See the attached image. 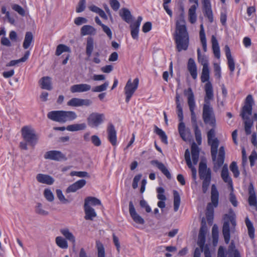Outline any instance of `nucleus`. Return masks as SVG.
Returning a JSON list of instances; mask_svg holds the SVG:
<instances>
[{
	"instance_id": "nucleus-55",
	"label": "nucleus",
	"mask_w": 257,
	"mask_h": 257,
	"mask_svg": "<svg viewBox=\"0 0 257 257\" xmlns=\"http://www.w3.org/2000/svg\"><path fill=\"white\" fill-rule=\"evenodd\" d=\"M212 235L213 243L215 242L217 243L218 238V227L216 224H214L212 227Z\"/></svg>"
},
{
	"instance_id": "nucleus-35",
	"label": "nucleus",
	"mask_w": 257,
	"mask_h": 257,
	"mask_svg": "<svg viewBox=\"0 0 257 257\" xmlns=\"http://www.w3.org/2000/svg\"><path fill=\"white\" fill-rule=\"evenodd\" d=\"M61 234L69 241L72 242L74 245L75 243V237L69 230L67 228L62 229L60 230Z\"/></svg>"
},
{
	"instance_id": "nucleus-57",
	"label": "nucleus",
	"mask_w": 257,
	"mask_h": 257,
	"mask_svg": "<svg viewBox=\"0 0 257 257\" xmlns=\"http://www.w3.org/2000/svg\"><path fill=\"white\" fill-rule=\"evenodd\" d=\"M109 3L111 9L115 12L118 11L120 7V3L117 0H109Z\"/></svg>"
},
{
	"instance_id": "nucleus-39",
	"label": "nucleus",
	"mask_w": 257,
	"mask_h": 257,
	"mask_svg": "<svg viewBox=\"0 0 257 257\" xmlns=\"http://www.w3.org/2000/svg\"><path fill=\"white\" fill-rule=\"evenodd\" d=\"M33 40V36L31 32H28L26 33L23 46L24 49H28L31 45Z\"/></svg>"
},
{
	"instance_id": "nucleus-18",
	"label": "nucleus",
	"mask_w": 257,
	"mask_h": 257,
	"mask_svg": "<svg viewBox=\"0 0 257 257\" xmlns=\"http://www.w3.org/2000/svg\"><path fill=\"white\" fill-rule=\"evenodd\" d=\"M221 177L223 181L227 183L231 190H233L232 181L231 177L229 176L228 167L226 164L224 165L222 169L221 172Z\"/></svg>"
},
{
	"instance_id": "nucleus-62",
	"label": "nucleus",
	"mask_w": 257,
	"mask_h": 257,
	"mask_svg": "<svg viewBox=\"0 0 257 257\" xmlns=\"http://www.w3.org/2000/svg\"><path fill=\"white\" fill-rule=\"evenodd\" d=\"M86 0H81L79 1L76 8V11L77 13H81L85 9Z\"/></svg>"
},
{
	"instance_id": "nucleus-29",
	"label": "nucleus",
	"mask_w": 257,
	"mask_h": 257,
	"mask_svg": "<svg viewBox=\"0 0 257 257\" xmlns=\"http://www.w3.org/2000/svg\"><path fill=\"white\" fill-rule=\"evenodd\" d=\"M191 155L193 164L196 165L199 160V151L195 143H193L191 146Z\"/></svg>"
},
{
	"instance_id": "nucleus-64",
	"label": "nucleus",
	"mask_w": 257,
	"mask_h": 257,
	"mask_svg": "<svg viewBox=\"0 0 257 257\" xmlns=\"http://www.w3.org/2000/svg\"><path fill=\"white\" fill-rule=\"evenodd\" d=\"M91 142L93 145L96 147H98L101 145V142L99 138L96 135H93L91 138Z\"/></svg>"
},
{
	"instance_id": "nucleus-26",
	"label": "nucleus",
	"mask_w": 257,
	"mask_h": 257,
	"mask_svg": "<svg viewBox=\"0 0 257 257\" xmlns=\"http://www.w3.org/2000/svg\"><path fill=\"white\" fill-rule=\"evenodd\" d=\"M249 197L248 203L249 205L257 207V201L255 191L252 184H250L248 188Z\"/></svg>"
},
{
	"instance_id": "nucleus-7",
	"label": "nucleus",
	"mask_w": 257,
	"mask_h": 257,
	"mask_svg": "<svg viewBox=\"0 0 257 257\" xmlns=\"http://www.w3.org/2000/svg\"><path fill=\"white\" fill-rule=\"evenodd\" d=\"M139 79L136 78L133 81L131 79H129L127 81L124 88V92L125 95V101L128 102L135 91L137 90L139 86Z\"/></svg>"
},
{
	"instance_id": "nucleus-6",
	"label": "nucleus",
	"mask_w": 257,
	"mask_h": 257,
	"mask_svg": "<svg viewBox=\"0 0 257 257\" xmlns=\"http://www.w3.org/2000/svg\"><path fill=\"white\" fill-rule=\"evenodd\" d=\"M219 193L215 185L211 186V202L209 203L207 206V219L212 218L214 207L217 206L218 204Z\"/></svg>"
},
{
	"instance_id": "nucleus-20",
	"label": "nucleus",
	"mask_w": 257,
	"mask_h": 257,
	"mask_svg": "<svg viewBox=\"0 0 257 257\" xmlns=\"http://www.w3.org/2000/svg\"><path fill=\"white\" fill-rule=\"evenodd\" d=\"M184 94L188 96L187 101L190 111L194 110L196 107V104L194 94L191 88H189L188 90H185Z\"/></svg>"
},
{
	"instance_id": "nucleus-53",
	"label": "nucleus",
	"mask_w": 257,
	"mask_h": 257,
	"mask_svg": "<svg viewBox=\"0 0 257 257\" xmlns=\"http://www.w3.org/2000/svg\"><path fill=\"white\" fill-rule=\"evenodd\" d=\"M230 169L231 171L233 173L234 177L237 178L239 176V172L238 171V167L235 162H233L231 163L230 165Z\"/></svg>"
},
{
	"instance_id": "nucleus-42",
	"label": "nucleus",
	"mask_w": 257,
	"mask_h": 257,
	"mask_svg": "<svg viewBox=\"0 0 257 257\" xmlns=\"http://www.w3.org/2000/svg\"><path fill=\"white\" fill-rule=\"evenodd\" d=\"M86 127L85 123H82L80 124H73L68 125L66 129L69 131L74 132L80 130H84Z\"/></svg>"
},
{
	"instance_id": "nucleus-12",
	"label": "nucleus",
	"mask_w": 257,
	"mask_h": 257,
	"mask_svg": "<svg viewBox=\"0 0 257 257\" xmlns=\"http://www.w3.org/2000/svg\"><path fill=\"white\" fill-rule=\"evenodd\" d=\"M143 20L142 17L139 16L136 22L132 23L130 24V29H131V34L132 37L134 40H138L139 38V32L140 30V26L141 25V22Z\"/></svg>"
},
{
	"instance_id": "nucleus-19",
	"label": "nucleus",
	"mask_w": 257,
	"mask_h": 257,
	"mask_svg": "<svg viewBox=\"0 0 257 257\" xmlns=\"http://www.w3.org/2000/svg\"><path fill=\"white\" fill-rule=\"evenodd\" d=\"M86 183L84 179L79 180L70 185L66 190V193L75 192L84 187Z\"/></svg>"
},
{
	"instance_id": "nucleus-59",
	"label": "nucleus",
	"mask_w": 257,
	"mask_h": 257,
	"mask_svg": "<svg viewBox=\"0 0 257 257\" xmlns=\"http://www.w3.org/2000/svg\"><path fill=\"white\" fill-rule=\"evenodd\" d=\"M80 99L78 98H73L68 101L67 105L73 107L80 106Z\"/></svg>"
},
{
	"instance_id": "nucleus-10",
	"label": "nucleus",
	"mask_w": 257,
	"mask_h": 257,
	"mask_svg": "<svg viewBox=\"0 0 257 257\" xmlns=\"http://www.w3.org/2000/svg\"><path fill=\"white\" fill-rule=\"evenodd\" d=\"M199 174L200 178L201 180L211 179V170L207 168L206 163L203 161H201L199 163Z\"/></svg>"
},
{
	"instance_id": "nucleus-48",
	"label": "nucleus",
	"mask_w": 257,
	"mask_h": 257,
	"mask_svg": "<svg viewBox=\"0 0 257 257\" xmlns=\"http://www.w3.org/2000/svg\"><path fill=\"white\" fill-rule=\"evenodd\" d=\"M70 51L71 50L69 47L64 44H59L57 47L55 54L57 56H59L63 52H70Z\"/></svg>"
},
{
	"instance_id": "nucleus-51",
	"label": "nucleus",
	"mask_w": 257,
	"mask_h": 257,
	"mask_svg": "<svg viewBox=\"0 0 257 257\" xmlns=\"http://www.w3.org/2000/svg\"><path fill=\"white\" fill-rule=\"evenodd\" d=\"M248 118L249 117L244 119V130L246 135H249L251 134V128L253 125V121L248 119Z\"/></svg>"
},
{
	"instance_id": "nucleus-22",
	"label": "nucleus",
	"mask_w": 257,
	"mask_h": 257,
	"mask_svg": "<svg viewBox=\"0 0 257 257\" xmlns=\"http://www.w3.org/2000/svg\"><path fill=\"white\" fill-rule=\"evenodd\" d=\"M187 69L192 77L196 79L197 77V65L193 59L190 58L188 60Z\"/></svg>"
},
{
	"instance_id": "nucleus-61",
	"label": "nucleus",
	"mask_w": 257,
	"mask_h": 257,
	"mask_svg": "<svg viewBox=\"0 0 257 257\" xmlns=\"http://www.w3.org/2000/svg\"><path fill=\"white\" fill-rule=\"evenodd\" d=\"M181 138L185 142L189 141L191 138V133L189 130L187 129L183 132V134H179Z\"/></svg>"
},
{
	"instance_id": "nucleus-14",
	"label": "nucleus",
	"mask_w": 257,
	"mask_h": 257,
	"mask_svg": "<svg viewBox=\"0 0 257 257\" xmlns=\"http://www.w3.org/2000/svg\"><path fill=\"white\" fill-rule=\"evenodd\" d=\"M204 90L205 96L204 97V104L210 105V100H212L214 97L213 87L210 81L207 82L205 85Z\"/></svg>"
},
{
	"instance_id": "nucleus-34",
	"label": "nucleus",
	"mask_w": 257,
	"mask_h": 257,
	"mask_svg": "<svg viewBox=\"0 0 257 257\" xmlns=\"http://www.w3.org/2000/svg\"><path fill=\"white\" fill-rule=\"evenodd\" d=\"M197 59L198 62L203 66V68L209 67L208 60L207 56L204 55H202L199 49L197 50Z\"/></svg>"
},
{
	"instance_id": "nucleus-54",
	"label": "nucleus",
	"mask_w": 257,
	"mask_h": 257,
	"mask_svg": "<svg viewBox=\"0 0 257 257\" xmlns=\"http://www.w3.org/2000/svg\"><path fill=\"white\" fill-rule=\"evenodd\" d=\"M44 195L46 200L49 202H52L54 199V196L52 192L49 189L44 190Z\"/></svg>"
},
{
	"instance_id": "nucleus-2",
	"label": "nucleus",
	"mask_w": 257,
	"mask_h": 257,
	"mask_svg": "<svg viewBox=\"0 0 257 257\" xmlns=\"http://www.w3.org/2000/svg\"><path fill=\"white\" fill-rule=\"evenodd\" d=\"M208 144L211 146V153L212 160L214 162V170H217L223 165L225 158L224 148L222 146L219 149L218 156L216 159L217 149L219 146V141L217 138L208 141Z\"/></svg>"
},
{
	"instance_id": "nucleus-8",
	"label": "nucleus",
	"mask_w": 257,
	"mask_h": 257,
	"mask_svg": "<svg viewBox=\"0 0 257 257\" xmlns=\"http://www.w3.org/2000/svg\"><path fill=\"white\" fill-rule=\"evenodd\" d=\"M105 119L103 113L93 112L87 118V123L91 127H97Z\"/></svg>"
},
{
	"instance_id": "nucleus-58",
	"label": "nucleus",
	"mask_w": 257,
	"mask_h": 257,
	"mask_svg": "<svg viewBox=\"0 0 257 257\" xmlns=\"http://www.w3.org/2000/svg\"><path fill=\"white\" fill-rule=\"evenodd\" d=\"M71 176H76L79 177H89L88 173L85 171H72L70 173Z\"/></svg>"
},
{
	"instance_id": "nucleus-9",
	"label": "nucleus",
	"mask_w": 257,
	"mask_h": 257,
	"mask_svg": "<svg viewBox=\"0 0 257 257\" xmlns=\"http://www.w3.org/2000/svg\"><path fill=\"white\" fill-rule=\"evenodd\" d=\"M253 100L251 95H248L245 99V105L242 108L241 116L243 119L249 117L252 112V106Z\"/></svg>"
},
{
	"instance_id": "nucleus-37",
	"label": "nucleus",
	"mask_w": 257,
	"mask_h": 257,
	"mask_svg": "<svg viewBox=\"0 0 257 257\" xmlns=\"http://www.w3.org/2000/svg\"><path fill=\"white\" fill-rule=\"evenodd\" d=\"M29 55L30 52L29 51H27V52H26L24 56L22 58L18 60H12L9 63H8L6 65V66L7 67L13 66L20 62H24L28 59Z\"/></svg>"
},
{
	"instance_id": "nucleus-5",
	"label": "nucleus",
	"mask_w": 257,
	"mask_h": 257,
	"mask_svg": "<svg viewBox=\"0 0 257 257\" xmlns=\"http://www.w3.org/2000/svg\"><path fill=\"white\" fill-rule=\"evenodd\" d=\"M202 118L205 124L210 125L212 127H215L216 119L215 114L213 107L210 105H203Z\"/></svg>"
},
{
	"instance_id": "nucleus-44",
	"label": "nucleus",
	"mask_w": 257,
	"mask_h": 257,
	"mask_svg": "<svg viewBox=\"0 0 257 257\" xmlns=\"http://www.w3.org/2000/svg\"><path fill=\"white\" fill-rule=\"evenodd\" d=\"M174 210L175 212L177 211L179 209L180 204V196L179 193L177 191H174Z\"/></svg>"
},
{
	"instance_id": "nucleus-32",
	"label": "nucleus",
	"mask_w": 257,
	"mask_h": 257,
	"mask_svg": "<svg viewBox=\"0 0 257 257\" xmlns=\"http://www.w3.org/2000/svg\"><path fill=\"white\" fill-rule=\"evenodd\" d=\"M222 232L226 243H228L230 240V229L228 221H225L223 223Z\"/></svg>"
},
{
	"instance_id": "nucleus-52",
	"label": "nucleus",
	"mask_w": 257,
	"mask_h": 257,
	"mask_svg": "<svg viewBox=\"0 0 257 257\" xmlns=\"http://www.w3.org/2000/svg\"><path fill=\"white\" fill-rule=\"evenodd\" d=\"M56 193L57 198L61 202H62L63 204L69 203V201L68 200V199L65 198L61 190L57 189L56 191Z\"/></svg>"
},
{
	"instance_id": "nucleus-43",
	"label": "nucleus",
	"mask_w": 257,
	"mask_h": 257,
	"mask_svg": "<svg viewBox=\"0 0 257 257\" xmlns=\"http://www.w3.org/2000/svg\"><path fill=\"white\" fill-rule=\"evenodd\" d=\"M35 211L36 213L42 216H47L49 214L48 211L44 209L42 204L40 202L36 203Z\"/></svg>"
},
{
	"instance_id": "nucleus-1",
	"label": "nucleus",
	"mask_w": 257,
	"mask_h": 257,
	"mask_svg": "<svg viewBox=\"0 0 257 257\" xmlns=\"http://www.w3.org/2000/svg\"><path fill=\"white\" fill-rule=\"evenodd\" d=\"M175 40L178 51L186 50L189 45V35L183 16H180L176 21Z\"/></svg>"
},
{
	"instance_id": "nucleus-24",
	"label": "nucleus",
	"mask_w": 257,
	"mask_h": 257,
	"mask_svg": "<svg viewBox=\"0 0 257 257\" xmlns=\"http://www.w3.org/2000/svg\"><path fill=\"white\" fill-rule=\"evenodd\" d=\"M84 210L85 214L84 218L86 220H93L96 217V212L91 206L84 205Z\"/></svg>"
},
{
	"instance_id": "nucleus-63",
	"label": "nucleus",
	"mask_w": 257,
	"mask_h": 257,
	"mask_svg": "<svg viewBox=\"0 0 257 257\" xmlns=\"http://www.w3.org/2000/svg\"><path fill=\"white\" fill-rule=\"evenodd\" d=\"M202 180V191L204 193H205L207 191L208 187L210 185L211 179H205Z\"/></svg>"
},
{
	"instance_id": "nucleus-47",
	"label": "nucleus",
	"mask_w": 257,
	"mask_h": 257,
	"mask_svg": "<svg viewBox=\"0 0 257 257\" xmlns=\"http://www.w3.org/2000/svg\"><path fill=\"white\" fill-rule=\"evenodd\" d=\"M56 243L60 248L66 249L68 247V243L65 239L61 236H57L56 238Z\"/></svg>"
},
{
	"instance_id": "nucleus-25",
	"label": "nucleus",
	"mask_w": 257,
	"mask_h": 257,
	"mask_svg": "<svg viewBox=\"0 0 257 257\" xmlns=\"http://www.w3.org/2000/svg\"><path fill=\"white\" fill-rule=\"evenodd\" d=\"M205 15L210 22L213 21V14L211 8L210 0H202Z\"/></svg>"
},
{
	"instance_id": "nucleus-31",
	"label": "nucleus",
	"mask_w": 257,
	"mask_h": 257,
	"mask_svg": "<svg viewBox=\"0 0 257 257\" xmlns=\"http://www.w3.org/2000/svg\"><path fill=\"white\" fill-rule=\"evenodd\" d=\"M41 87L42 89L51 90L52 89L51 79L49 77H44L40 80Z\"/></svg>"
},
{
	"instance_id": "nucleus-33",
	"label": "nucleus",
	"mask_w": 257,
	"mask_h": 257,
	"mask_svg": "<svg viewBox=\"0 0 257 257\" xmlns=\"http://www.w3.org/2000/svg\"><path fill=\"white\" fill-rule=\"evenodd\" d=\"M94 39L91 37L87 38L86 46V54L88 56H91L92 53L94 49Z\"/></svg>"
},
{
	"instance_id": "nucleus-28",
	"label": "nucleus",
	"mask_w": 257,
	"mask_h": 257,
	"mask_svg": "<svg viewBox=\"0 0 257 257\" xmlns=\"http://www.w3.org/2000/svg\"><path fill=\"white\" fill-rule=\"evenodd\" d=\"M119 16L127 23H130L133 19L131 12L126 8H122L120 11Z\"/></svg>"
},
{
	"instance_id": "nucleus-30",
	"label": "nucleus",
	"mask_w": 257,
	"mask_h": 257,
	"mask_svg": "<svg viewBox=\"0 0 257 257\" xmlns=\"http://www.w3.org/2000/svg\"><path fill=\"white\" fill-rule=\"evenodd\" d=\"M80 33L82 36L95 35L96 29L90 25H84L81 28Z\"/></svg>"
},
{
	"instance_id": "nucleus-46",
	"label": "nucleus",
	"mask_w": 257,
	"mask_h": 257,
	"mask_svg": "<svg viewBox=\"0 0 257 257\" xmlns=\"http://www.w3.org/2000/svg\"><path fill=\"white\" fill-rule=\"evenodd\" d=\"M205 242V236H198V241L197 244L200 246V248H196L195 249L193 257L195 256V252L197 250H199V256L200 257L201 253L203 251V247L204 246Z\"/></svg>"
},
{
	"instance_id": "nucleus-50",
	"label": "nucleus",
	"mask_w": 257,
	"mask_h": 257,
	"mask_svg": "<svg viewBox=\"0 0 257 257\" xmlns=\"http://www.w3.org/2000/svg\"><path fill=\"white\" fill-rule=\"evenodd\" d=\"M209 79V67H205L202 68L201 80L202 82H205L206 81L208 82Z\"/></svg>"
},
{
	"instance_id": "nucleus-49",
	"label": "nucleus",
	"mask_w": 257,
	"mask_h": 257,
	"mask_svg": "<svg viewBox=\"0 0 257 257\" xmlns=\"http://www.w3.org/2000/svg\"><path fill=\"white\" fill-rule=\"evenodd\" d=\"M109 85V82L105 81L104 83L100 85L96 86L93 87L91 90L93 92H100L105 91Z\"/></svg>"
},
{
	"instance_id": "nucleus-38",
	"label": "nucleus",
	"mask_w": 257,
	"mask_h": 257,
	"mask_svg": "<svg viewBox=\"0 0 257 257\" xmlns=\"http://www.w3.org/2000/svg\"><path fill=\"white\" fill-rule=\"evenodd\" d=\"M200 41L202 45L203 49L204 52L207 51V43L205 34L202 24L200 25V31L199 33Z\"/></svg>"
},
{
	"instance_id": "nucleus-3",
	"label": "nucleus",
	"mask_w": 257,
	"mask_h": 257,
	"mask_svg": "<svg viewBox=\"0 0 257 257\" xmlns=\"http://www.w3.org/2000/svg\"><path fill=\"white\" fill-rule=\"evenodd\" d=\"M22 137L24 142L20 143V146L22 149L27 150V145L34 147L37 143L39 137L35 130L31 126L27 125L23 127L21 130Z\"/></svg>"
},
{
	"instance_id": "nucleus-16",
	"label": "nucleus",
	"mask_w": 257,
	"mask_h": 257,
	"mask_svg": "<svg viewBox=\"0 0 257 257\" xmlns=\"http://www.w3.org/2000/svg\"><path fill=\"white\" fill-rule=\"evenodd\" d=\"M224 51L227 60V64L230 71V75H232L235 69V63L234 59L231 56L230 50L228 46L226 45L225 46Z\"/></svg>"
},
{
	"instance_id": "nucleus-56",
	"label": "nucleus",
	"mask_w": 257,
	"mask_h": 257,
	"mask_svg": "<svg viewBox=\"0 0 257 257\" xmlns=\"http://www.w3.org/2000/svg\"><path fill=\"white\" fill-rule=\"evenodd\" d=\"M12 8L13 10L17 12L21 16H24L25 15V10L20 5L17 4H13L12 5Z\"/></svg>"
},
{
	"instance_id": "nucleus-23",
	"label": "nucleus",
	"mask_w": 257,
	"mask_h": 257,
	"mask_svg": "<svg viewBox=\"0 0 257 257\" xmlns=\"http://www.w3.org/2000/svg\"><path fill=\"white\" fill-rule=\"evenodd\" d=\"M36 179L39 182L47 185H52L54 182V179L51 176L43 174H38Z\"/></svg>"
},
{
	"instance_id": "nucleus-13",
	"label": "nucleus",
	"mask_w": 257,
	"mask_h": 257,
	"mask_svg": "<svg viewBox=\"0 0 257 257\" xmlns=\"http://www.w3.org/2000/svg\"><path fill=\"white\" fill-rule=\"evenodd\" d=\"M129 212L133 220L137 224H144V219L136 212L133 203L132 201L129 203Z\"/></svg>"
},
{
	"instance_id": "nucleus-27",
	"label": "nucleus",
	"mask_w": 257,
	"mask_h": 257,
	"mask_svg": "<svg viewBox=\"0 0 257 257\" xmlns=\"http://www.w3.org/2000/svg\"><path fill=\"white\" fill-rule=\"evenodd\" d=\"M211 43L213 54L216 58L219 59L220 57V48L218 41L214 35L211 37Z\"/></svg>"
},
{
	"instance_id": "nucleus-60",
	"label": "nucleus",
	"mask_w": 257,
	"mask_h": 257,
	"mask_svg": "<svg viewBox=\"0 0 257 257\" xmlns=\"http://www.w3.org/2000/svg\"><path fill=\"white\" fill-rule=\"evenodd\" d=\"M213 68L215 76L219 79L221 78V69L218 63H214Z\"/></svg>"
},
{
	"instance_id": "nucleus-40",
	"label": "nucleus",
	"mask_w": 257,
	"mask_h": 257,
	"mask_svg": "<svg viewBox=\"0 0 257 257\" xmlns=\"http://www.w3.org/2000/svg\"><path fill=\"white\" fill-rule=\"evenodd\" d=\"M154 132L160 137L162 142L163 143L165 144H168L167 136L165 133L162 129L155 125Z\"/></svg>"
},
{
	"instance_id": "nucleus-15",
	"label": "nucleus",
	"mask_w": 257,
	"mask_h": 257,
	"mask_svg": "<svg viewBox=\"0 0 257 257\" xmlns=\"http://www.w3.org/2000/svg\"><path fill=\"white\" fill-rule=\"evenodd\" d=\"M72 93H82L91 90L90 85L86 83H81L72 85L70 88Z\"/></svg>"
},
{
	"instance_id": "nucleus-4",
	"label": "nucleus",
	"mask_w": 257,
	"mask_h": 257,
	"mask_svg": "<svg viewBox=\"0 0 257 257\" xmlns=\"http://www.w3.org/2000/svg\"><path fill=\"white\" fill-rule=\"evenodd\" d=\"M47 117L53 121L64 123L75 119L77 114L72 111L54 110L49 112Z\"/></svg>"
},
{
	"instance_id": "nucleus-17",
	"label": "nucleus",
	"mask_w": 257,
	"mask_h": 257,
	"mask_svg": "<svg viewBox=\"0 0 257 257\" xmlns=\"http://www.w3.org/2000/svg\"><path fill=\"white\" fill-rule=\"evenodd\" d=\"M107 133L108 135V139L113 146H115L117 143L116 132L114 125L109 123L107 128Z\"/></svg>"
},
{
	"instance_id": "nucleus-45",
	"label": "nucleus",
	"mask_w": 257,
	"mask_h": 257,
	"mask_svg": "<svg viewBox=\"0 0 257 257\" xmlns=\"http://www.w3.org/2000/svg\"><path fill=\"white\" fill-rule=\"evenodd\" d=\"M96 248L98 257H105V249L103 244L99 241H96Z\"/></svg>"
},
{
	"instance_id": "nucleus-21",
	"label": "nucleus",
	"mask_w": 257,
	"mask_h": 257,
	"mask_svg": "<svg viewBox=\"0 0 257 257\" xmlns=\"http://www.w3.org/2000/svg\"><path fill=\"white\" fill-rule=\"evenodd\" d=\"M151 164L156 166L168 179H171V175L164 164L158 160H152L151 161Z\"/></svg>"
},
{
	"instance_id": "nucleus-11",
	"label": "nucleus",
	"mask_w": 257,
	"mask_h": 257,
	"mask_svg": "<svg viewBox=\"0 0 257 257\" xmlns=\"http://www.w3.org/2000/svg\"><path fill=\"white\" fill-rule=\"evenodd\" d=\"M44 158L46 159L61 161L66 160L67 158L64 154L58 151H50L46 152L44 155Z\"/></svg>"
},
{
	"instance_id": "nucleus-41",
	"label": "nucleus",
	"mask_w": 257,
	"mask_h": 257,
	"mask_svg": "<svg viewBox=\"0 0 257 257\" xmlns=\"http://www.w3.org/2000/svg\"><path fill=\"white\" fill-rule=\"evenodd\" d=\"M84 205H91L95 206L97 205H101L100 201L97 198L93 197H87L85 198L84 201Z\"/></svg>"
},
{
	"instance_id": "nucleus-36",
	"label": "nucleus",
	"mask_w": 257,
	"mask_h": 257,
	"mask_svg": "<svg viewBox=\"0 0 257 257\" xmlns=\"http://www.w3.org/2000/svg\"><path fill=\"white\" fill-rule=\"evenodd\" d=\"M245 223L247 228L248 235L250 238L253 239L254 237V228L251 221L248 217L245 219Z\"/></svg>"
}]
</instances>
